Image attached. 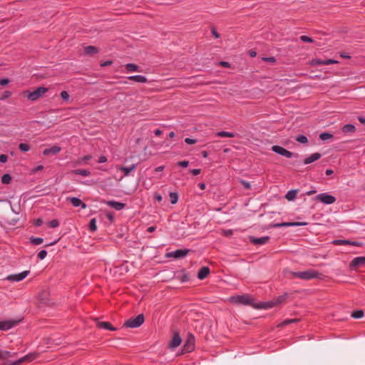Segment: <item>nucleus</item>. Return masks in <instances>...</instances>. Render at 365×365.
Wrapping results in <instances>:
<instances>
[{
	"instance_id": "nucleus-34",
	"label": "nucleus",
	"mask_w": 365,
	"mask_h": 365,
	"mask_svg": "<svg viewBox=\"0 0 365 365\" xmlns=\"http://www.w3.org/2000/svg\"><path fill=\"white\" fill-rule=\"evenodd\" d=\"M335 245H349L350 240H335L332 242Z\"/></svg>"
},
{
	"instance_id": "nucleus-21",
	"label": "nucleus",
	"mask_w": 365,
	"mask_h": 365,
	"mask_svg": "<svg viewBox=\"0 0 365 365\" xmlns=\"http://www.w3.org/2000/svg\"><path fill=\"white\" fill-rule=\"evenodd\" d=\"M306 222H282L277 223L274 225V227H296V226H302L306 225Z\"/></svg>"
},
{
	"instance_id": "nucleus-19",
	"label": "nucleus",
	"mask_w": 365,
	"mask_h": 365,
	"mask_svg": "<svg viewBox=\"0 0 365 365\" xmlns=\"http://www.w3.org/2000/svg\"><path fill=\"white\" fill-rule=\"evenodd\" d=\"M322 155L319 153H314L304 160V164L308 165L318 160Z\"/></svg>"
},
{
	"instance_id": "nucleus-64",
	"label": "nucleus",
	"mask_w": 365,
	"mask_h": 365,
	"mask_svg": "<svg viewBox=\"0 0 365 365\" xmlns=\"http://www.w3.org/2000/svg\"><path fill=\"white\" fill-rule=\"evenodd\" d=\"M358 120L359 121L362 123V124H365V118L363 117V116H359L358 118Z\"/></svg>"
},
{
	"instance_id": "nucleus-2",
	"label": "nucleus",
	"mask_w": 365,
	"mask_h": 365,
	"mask_svg": "<svg viewBox=\"0 0 365 365\" xmlns=\"http://www.w3.org/2000/svg\"><path fill=\"white\" fill-rule=\"evenodd\" d=\"M293 276L301 279L309 280L314 278H318L319 273L314 269H307L302 272H294Z\"/></svg>"
},
{
	"instance_id": "nucleus-60",
	"label": "nucleus",
	"mask_w": 365,
	"mask_h": 365,
	"mask_svg": "<svg viewBox=\"0 0 365 365\" xmlns=\"http://www.w3.org/2000/svg\"><path fill=\"white\" fill-rule=\"evenodd\" d=\"M361 242H356V241H350V243H349V245H353V246H356V247L361 246Z\"/></svg>"
},
{
	"instance_id": "nucleus-14",
	"label": "nucleus",
	"mask_w": 365,
	"mask_h": 365,
	"mask_svg": "<svg viewBox=\"0 0 365 365\" xmlns=\"http://www.w3.org/2000/svg\"><path fill=\"white\" fill-rule=\"evenodd\" d=\"M365 265V257H357L352 259L350 264L351 268L361 267Z\"/></svg>"
},
{
	"instance_id": "nucleus-16",
	"label": "nucleus",
	"mask_w": 365,
	"mask_h": 365,
	"mask_svg": "<svg viewBox=\"0 0 365 365\" xmlns=\"http://www.w3.org/2000/svg\"><path fill=\"white\" fill-rule=\"evenodd\" d=\"M106 205L115 209V210H121L125 207V204L115 200H109L106 202Z\"/></svg>"
},
{
	"instance_id": "nucleus-43",
	"label": "nucleus",
	"mask_w": 365,
	"mask_h": 365,
	"mask_svg": "<svg viewBox=\"0 0 365 365\" xmlns=\"http://www.w3.org/2000/svg\"><path fill=\"white\" fill-rule=\"evenodd\" d=\"M46 255L47 251L45 250H42L38 253L37 257L39 259L42 260L46 257Z\"/></svg>"
},
{
	"instance_id": "nucleus-61",
	"label": "nucleus",
	"mask_w": 365,
	"mask_h": 365,
	"mask_svg": "<svg viewBox=\"0 0 365 365\" xmlns=\"http://www.w3.org/2000/svg\"><path fill=\"white\" fill-rule=\"evenodd\" d=\"M164 168H165V167L163 165H160V166L157 167L155 169V172H162L164 170Z\"/></svg>"
},
{
	"instance_id": "nucleus-62",
	"label": "nucleus",
	"mask_w": 365,
	"mask_h": 365,
	"mask_svg": "<svg viewBox=\"0 0 365 365\" xmlns=\"http://www.w3.org/2000/svg\"><path fill=\"white\" fill-rule=\"evenodd\" d=\"M198 187L201 189V190H205L206 188V185L205 183L204 182H200L198 184Z\"/></svg>"
},
{
	"instance_id": "nucleus-33",
	"label": "nucleus",
	"mask_w": 365,
	"mask_h": 365,
	"mask_svg": "<svg viewBox=\"0 0 365 365\" xmlns=\"http://www.w3.org/2000/svg\"><path fill=\"white\" fill-rule=\"evenodd\" d=\"M30 242L33 245H41L43 243V239L41 237H30Z\"/></svg>"
},
{
	"instance_id": "nucleus-10",
	"label": "nucleus",
	"mask_w": 365,
	"mask_h": 365,
	"mask_svg": "<svg viewBox=\"0 0 365 365\" xmlns=\"http://www.w3.org/2000/svg\"><path fill=\"white\" fill-rule=\"evenodd\" d=\"M189 252H190V250L187 249H184V250L180 249V250H176L175 251L170 252L168 253L167 255H168V257H170L180 259V258L185 257L188 254Z\"/></svg>"
},
{
	"instance_id": "nucleus-48",
	"label": "nucleus",
	"mask_w": 365,
	"mask_h": 365,
	"mask_svg": "<svg viewBox=\"0 0 365 365\" xmlns=\"http://www.w3.org/2000/svg\"><path fill=\"white\" fill-rule=\"evenodd\" d=\"M177 165L180 167L186 168L189 165V161H187V160L179 161V162H178Z\"/></svg>"
},
{
	"instance_id": "nucleus-20",
	"label": "nucleus",
	"mask_w": 365,
	"mask_h": 365,
	"mask_svg": "<svg viewBox=\"0 0 365 365\" xmlns=\"http://www.w3.org/2000/svg\"><path fill=\"white\" fill-rule=\"evenodd\" d=\"M210 272V271L208 267H202L197 272V278L201 280L204 279L208 276Z\"/></svg>"
},
{
	"instance_id": "nucleus-31",
	"label": "nucleus",
	"mask_w": 365,
	"mask_h": 365,
	"mask_svg": "<svg viewBox=\"0 0 365 365\" xmlns=\"http://www.w3.org/2000/svg\"><path fill=\"white\" fill-rule=\"evenodd\" d=\"M169 196H170V200L171 204L175 205L178 202V195L177 192H170Z\"/></svg>"
},
{
	"instance_id": "nucleus-41",
	"label": "nucleus",
	"mask_w": 365,
	"mask_h": 365,
	"mask_svg": "<svg viewBox=\"0 0 365 365\" xmlns=\"http://www.w3.org/2000/svg\"><path fill=\"white\" fill-rule=\"evenodd\" d=\"M12 95V93L9 91H5L1 96L0 97V100L1 101H4V100H6V98H9L10 96H11Z\"/></svg>"
},
{
	"instance_id": "nucleus-53",
	"label": "nucleus",
	"mask_w": 365,
	"mask_h": 365,
	"mask_svg": "<svg viewBox=\"0 0 365 365\" xmlns=\"http://www.w3.org/2000/svg\"><path fill=\"white\" fill-rule=\"evenodd\" d=\"M190 173H192L193 175H197L201 173L200 169H191L190 170Z\"/></svg>"
},
{
	"instance_id": "nucleus-45",
	"label": "nucleus",
	"mask_w": 365,
	"mask_h": 365,
	"mask_svg": "<svg viewBox=\"0 0 365 365\" xmlns=\"http://www.w3.org/2000/svg\"><path fill=\"white\" fill-rule=\"evenodd\" d=\"M60 96L64 101H68L70 98L69 93L66 91H61Z\"/></svg>"
},
{
	"instance_id": "nucleus-23",
	"label": "nucleus",
	"mask_w": 365,
	"mask_h": 365,
	"mask_svg": "<svg viewBox=\"0 0 365 365\" xmlns=\"http://www.w3.org/2000/svg\"><path fill=\"white\" fill-rule=\"evenodd\" d=\"M128 78L130 81H135L138 83H141L148 82L147 78L145 76H141V75L130 76H128Z\"/></svg>"
},
{
	"instance_id": "nucleus-37",
	"label": "nucleus",
	"mask_w": 365,
	"mask_h": 365,
	"mask_svg": "<svg viewBox=\"0 0 365 365\" xmlns=\"http://www.w3.org/2000/svg\"><path fill=\"white\" fill-rule=\"evenodd\" d=\"M296 140L299 143L305 144L308 143V138L307 136L304 135H299L295 138Z\"/></svg>"
},
{
	"instance_id": "nucleus-51",
	"label": "nucleus",
	"mask_w": 365,
	"mask_h": 365,
	"mask_svg": "<svg viewBox=\"0 0 365 365\" xmlns=\"http://www.w3.org/2000/svg\"><path fill=\"white\" fill-rule=\"evenodd\" d=\"M8 160V156L5 154L0 155V162L1 163H5Z\"/></svg>"
},
{
	"instance_id": "nucleus-11",
	"label": "nucleus",
	"mask_w": 365,
	"mask_h": 365,
	"mask_svg": "<svg viewBox=\"0 0 365 365\" xmlns=\"http://www.w3.org/2000/svg\"><path fill=\"white\" fill-rule=\"evenodd\" d=\"M182 339L180 336V334L178 332H175L169 344V347L171 349L177 348L180 345Z\"/></svg>"
},
{
	"instance_id": "nucleus-25",
	"label": "nucleus",
	"mask_w": 365,
	"mask_h": 365,
	"mask_svg": "<svg viewBox=\"0 0 365 365\" xmlns=\"http://www.w3.org/2000/svg\"><path fill=\"white\" fill-rule=\"evenodd\" d=\"M84 52L87 55H93L98 53V48L94 46H88L84 48Z\"/></svg>"
},
{
	"instance_id": "nucleus-35",
	"label": "nucleus",
	"mask_w": 365,
	"mask_h": 365,
	"mask_svg": "<svg viewBox=\"0 0 365 365\" xmlns=\"http://www.w3.org/2000/svg\"><path fill=\"white\" fill-rule=\"evenodd\" d=\"M11 181V176L9 174H4L1 177V182L3 184H9Z\"/></svg>"
},
{
	"instance_id": "nucleus-54",
	"label": "nucleus",
	"mask_w": 365,
	"mask_h": 365,
	"mask_svg": "<svg viewBox=\"0 0 365 365\" xmlns=\"http://www.w3.org/2000/svg\"><path fill=\"white\" fill-rule=\"evenodd\" d=\"M154 199L158 201V202H161L163 200V197L159 193H155V195H154Z\"/></svg>"
},
{
	"instance_id": "nucleus-52",
	"label": "nucleus",
	"mask_w": 365,
	"mask_h": 365,
	"mask_svg": "<svg viewBox=\"0 0 365 365\" xmlns=\"http://www.w3.org/2000/svg\"><path fill=\"white\" fill-rule=\"evenodd\" d=\"M338 61L333 59H327L324 61V65H330L334 63H337Z\"/></svg>"
},
{
	"instance_id": "nucleus-3",
	"label": "nucleus",
	"mask_w": 365,
	"mask_h": 365,
	"mask_svg": "<svg viewBox=\"0 0 365 365\" xmlns=\"http://www.w3.org/2000/svg\"><path fill=\"white\" fill-rule=\"evenodd\" d=\"M144 321V315L143 314H140L134 318H130L126 320L124 322L123 326L129 328H138L143 324Z\"/></svg>"
},
{
	"instance_id": "nucleus-50",
	"label": "nucleus",
	"mask_w": 365,
	"mask_h": 365,
	"mask_svg": "<svg viewBox=\"0 0 365 365\" xmlns=\"http://www.w3.org/2000/svg\"><path fill=\"white\" fill-rule=\"evenodd\" d=\"M211 33L215 36V38H219L220 36V34L217 31V30L215 29V27H212Z\"/></svg>"
},
{
	"instance_id": "nucleus-63",
	"label": "nucleus",
	"mask_w": 365,
	"mask_h": 365,
	"mask_svg": "<svg viewBox=\"0 0 365 365\" xmlns=\"http://www.w3.org/2000/svg\"><path fill=\"white\" fill-rule=\"evenodd\" d=\"M91 158H92V157H91V155H85V156L82 158V160H83V161H88V160H90L91 159Z\"/></svg>"
},
{
	"instance_id": "nucleus-15",
	"label": "nucleus",
	"mask_w": 365,
	"mask_h": 365,
	"mask_svg": "<svg viewBox=\"0 0 365 365\" xmlns=\"http://www.w3.org/2000/svg\"><path fill=\"white\" fill-rule=\"evenodd\" d=\"M16 324V322L13 320L0 321V330L7 331L13 328Z\"/></svg>"
},
{
	"instance_id": "nucleus-6",
	"label": "nucleus",
	"mask_w": 365,
	"mask_h": 365,
	"mask_svg": "<svg viewBox=\"0 0 365 365\" xmlns=\"http://www.w3.org/2000/svg\"><path fill=\"white\" fill-rule=\"evenodd\" d=\"M195 344V337L192 333H188L187 339L183 346V351L189 353L194 350Z\"/></svg>"
},
{
	"instance_id": "nucleus-18",
	"label": "nucleus",
	"mask_w": 365,
	"mask_h": 365,
	"mask_svg": "<svg viewBox=\"0 0 365 365\" xmlns=\"http://www.w3.org/2000/svg\"><path fill=\"white\" fill-rule=\"evenodd\" d=\"M96 326L99 329H107L110 331H115L117 328L113 327V325L108 322H101L98 321Z\"/></svg>"
},
{
	"instance_id": "nucleus-55",
	"label": "nucleus",
	"mask_w": 365,
	"mask_h": 365,
	"mask_svg": "<svg viewBox=\"0 0 365 365\" xmlns=\"http://www.w3.org/2000/svg\"><path fill=\"white\" fill-rule=\"evenodd\" d=\"M43 224V220L41 218H38L35 220L34 225L37 227L41 226Z\"/></svg>"
},
{
	"instance_id": "nucleus-36",
	"label": "nucleus",
	"mask_w": 365,
	"mask_h": 365,
	"mask_svg": "<svg viewBox=\"0 0 365 365\" xmlns=\"http://www.w3.org/2000/svg\"><path fill=\"white\" fill-rule=\"evenodd\" d=\"M299 319H285L284 320L282 323H281V326L282 327H285L288 324H290L292 323H297V322H299Z\"/></svg>"
},
{
	"instance_id": "nucleus-42",
	"label": "nucleus",
	"mask_w": 365,
	"mask_h": 365,
	"mask_svg": "<svg viewBox=\"0 0 365 365\" xmlns=\"http://www.w3.org/2000/svg\"><path fill=\"white\" fill-rule=\"evenodd\" d=\"M312 66H322V65H324V61L320 60V59H318V58H314V59H312Z\"/></svg>"
},
{
	"instance_id": "nucleus-1",
	"label": "nucleus",
	"mask_w": 365,
	"mask_h": 365,
	"mask_svg": "<svg viewBox=\"0 0 365 365\" xmlns=\"http://www.w3.org/2000/svg\"><path fill=\"white\" fill-rule=\"evenodd\" d=\"M230 302L240 305H251L255 307L253 299L249 294L232 296L230 299Z\"/></svg>"
},
{
	"instance_id": "nucleus-39",
	"label": "nucleus",
	"mask_w": 365,
	"mask_h": 365,
	"mask_svg": "<svg viewBox=\"0 0 365 365\" xmlns=\"http://www.w3.org/2000/svg\"><path fill=\"white\" fill-rule=\"evenodd\" d=\"M333 138V135L329 133H322L319 135V138L322 140H329Z\"/></svg>"
},
{
	"instance_id": "nucleus-47",
	"label": "nucleus",
	"mask_w": 365,
	"mask_h": 365,
	"mask_svg": "<svg viewBox=\"0 0 365 365\" xmlns=\"http://www.w3.org/2000/svg\"><path fill=\"white\" fill-rule=\"evenodd\" d=\"M300 39L303 42H309V43L313 42V39L307 36H301Z\"/></svg>"
},
{
	"instance_id": "nucleus-30",
	"label": "nucleus",
	"mask_w": 365,
	"mask_h": 365,
	"mask_svg": "<svg viewBox=\"0 0 365 365\" xmlns=\"http://www.w3.org/2000/svg\"><path fill=\"white\" fill-rule=\"evenodd\" d=\"M125 68L128 72L139 71V66L134 63H127L125 65Z\"/></svg>"
},
{
	"instance_id": "nucleus-56",
	"label": "nucleus",
	"mask_w": 365,
	"mask_h": 365,
	"mask_svg": "<svg viewBox=\"0 0 365 365\" xmlns=\"http://www.w3.org/2000/svg\"><path fill=\"white\" fill-rule=\"evenodd\" d=\"M9 81L7 78H1L0 79V85L1 86H6L9 83Z\"/></svg>"
},
{
	"instance_id": "nucleus-12",
	"label": "nucleus",
	"mask_w": 365,
	"mask_h": 365,
	"mask_svg": "<svg viewBox=\"0 0 365 365\" xmlns=\"http://www.w3.org/2000/svg\"><path fill=\"white\" fill-rule=\"evenodd\" d=\"M250 242L255 245H262L266 244L269 240V237L263 236L261 237H250Z\"/></svg>"
},
{
	"instance_id": "nucleus-24",
	"label": "nucleus",
	"mask_w": 365,
	"mask_h": 365,
	"mask_svg": "<svg viewBox=\"0 0 365 365\" xmlns=\"http://www.w3.org/2000/svg\"><path fill=\"white\" fill-rule=\"evenodd\" d=\"M137 168V164H133L130 167H121L120 168V170L123 171L125 176H128L131 171L135 170Z\"/></svg>"
},
{
	"instance_id": "nucleus-28",
	"label": "nucleus",
	"mask_w": 365,
	"mask_h": 365,
	"mask_svg": "<svg viewBox=\"0 0 365 365\" xmlns=\"http://www.w3.org/2000/svg\"><path fill=\"white\" fill-rule=\"evenodd\" d=\"M297 194V190H291L287 192V193L285 195V197L289 201H292L296 198Z\"/></svg>"
},
{
	"instance_id": "nucleus-40",
	"label": "nucleus",
	"mask_w": 365,
	"mask_h": 365,
	"mask_svg": "<svg viewBox=\"0 0 365 365\" xmlns=\"http://www.w3.org/2000/svg\"><path fill=\"white\" fill-rule=\"evenodd\" d=\"M19 148L22 152H27L30 150V145L27 143H21L19 145Z\"/></svg>"
},
{
	"instance_id": "nucleus-4",
	"label": "nucleus",
	"mask_w": 365,
	"mask_h": 365,
	"mask_svg": "<svg viewBox=\"0 0 365 365\" xmlns=\"http://www.w3.org/2000/svg\"><path fill=\"white\" fill-rule=\"evenodd\" d=\"M48 91V88L41 86L38 87L35 91L32 92H26L27 98L31 101H35Z\"/></svg>"
},
{
	"instance_id": "nucleus-27",
	"label": "nucleus",
	"mask_w": 365,
	"mask_h": 365,
	"mask_svg": "<svg viewBox=\"0 0 365 365\" xmlns=\"http://www.w3.org/2000/svg\"><path fill=\"white\" fill-rule=\"evenodd\" d=\"M216 135L220 138H234L236 136V134L227 131H220L216 133Z\"/></svg>"
},
{
	"instance_id": "nucleus-49",
	"label": "nucleus",
	"mask_w": 365,
	"mask_h": 365,
	"mask_svg": "<svg viewBox=\"0 0 365 365\" xmlns=\"http://www.w3.org/2000/svg\"><path fill=\"white\" fill-rule=\"evenodd\" d=\"M185 142L187 144L192 145V144H195L197 142V140L195 139H192V138H186L185 139Z\"/></svg>"
},
{
	"instance_id": "nucleus-8",
	"label": "nucleus",
	"mask_w": 365,
	"mask_h": 365,
	"mask_svg": "<svg viewBox=\"0 0 365 365\" xmlns=\"http://www.w3.org/2000/svg\"><path fill=\"white\" fill-rule=\"evenodd\" d=\"M272 150L279 154V155H281L282 156H284L286 158H291L292 157H297L298 156V154L297 153H294L292 152H290L289 150H287V149H285L284 148L282 147V146H279V145H274L272 146Z\"/></svg>"
},
{
	"instance_id": "nucleus-57",
	"label": "nucleus",
	"mask_w": 365,
	"mask_h": 365,
	"mask_svg": "<svg viewBox=\"0 0 365 365\" xmlns=\"http://www.w3.org/2000/svg\"><path fill=\"white\" fill-rule=\"evenodd\" d=\"M107 161V158L104 155H102L99 158L98 162L99 163H106Z\"/></svg>"
},
{
	"instance_id": "nucleus-22",
	"label": "nucleus",
	"mask_w": 365,
	"mask_h": 365,
	"mask_svg": "<svg viewBox=\"0 0 365 365\" xmlns=\"http://www.w3.org/2000/svg\"><path fill=\"white\" fill-rule=\"evenodd\" d=\"M16 355V353L14 352H11V351H6V350H1L0 349V360L1 361H4L7 359H9V357H14Z\"/></svg>"
},
{
	"instance_id": "nucleus-38",
	"label": "nucleus",
	"mask_w": 365,
	"mask_h": 365,
	"mask_svg": "<svg viewBox=\"0 0 365 365\" xmlns=\"http://www.w3.org/2000/svg\"><path fill=\"white\" fill-rule=\"evenodd\" d=\"M364 316V312L362 310H356L351 313V317L354 319H360Z\"/></svg>"
},
{
	"instance_id": "nucleus-7",
	"label": "nucleus",
	"mask_w": 365,
	"mask_h": 365,
	"mask_svg": "<svg viewBox=\"0 0 365 365\" xmlns=\"http://www.w3.org/2000/svg\"><path fill=\"white\" fill-rule=\"evenodd\" d=\"M38 354L35 352L29 353L24 356L20 358L19 360H16L15 361L9 362V365H20L21 364L25 363V362H31L34 360H35L38 357Z\"/></svg>"
},
{
	"instance_id": "nucleus-46",
	"label": "nucleus",
	"mask_w": 365,
	"mask_h": 365,
	"mask_svg": "<svg viewBox=\"0 0 365 365\" xmlns=\"http://www.w3.org/2000/svg\"><path fill=\"white\" fill-rule=\"evenodd\" d=\"M59 225V222L58 220H52L49 222V226L52 228H55V227H58Z\"/></svg>"
},
{
	"instance_id": "nucleus-9",
	"label": "nucleus",
	"mask_w": 365,
	"mask_h": 365,
	"mask_svg": "<svg viewBox=\"0 0 365 365\" xmlns=\"http://www.w3.org/2000/svg\"><path fill=\"white\" fill-rule=\"evenodd\" d=\"M29 272H30L29 270H26L19 274H10L6 279L11 282H20L26 278Z\"/></svg>"
},
{
	"instance_id": "nucleus-29",
	"label": "nucleus",
	"mask_w": 365,
	"mask_h": 365,
	"mask_svg": "<svg viewBox=\"0 0 365 365\" xmlns=\"http://www.w3.org/2000/svg\"><path fill=\"white\" fill-rule=\"evenodd\" d=\"M342 131L344 133H354L356 130V128L352 124H346L342 127Z\"/></svg>"
},
{
	"instance_id": "nucleus-32",
	"label": "nucleus",
	"mask_w": 365,
	"mask_h": 365,
	"mask_svg": "<svg viewBox=\"0 0 365 365\" xmlns=\"http://www.w3.org/2000/svg\"><path fill=\"white\" fill-rule=\"evenodd\" d=\"M89 230L92 232H96L97 230L96 220L95 218H93L90 220Z\"/></svg>"
},
{
	"instance_id": "nucleus-59",
	"label": "nucleus",
	"mask_w": 365,
	"mask_h": 365,
	"mask_svg": "<svg viewBox=\"0 0 365 365\" xmlns=\"http://www.w3.org/2000/svg\"><path fill=\"white\" fill-rule=\"evenodd\" d=\"M264 60L265 61H267V62H271V63H274L275 62V58L274 57H267V58H264Z\"/></svg>"
},
{
	"instance_id": "nucleus-44",
	"label": "nucleus",
	"mask_w": 365,
	"mask_h": 365,
	"mask_svg": "<svg viewBox=\"0 0 365 365\" xmlns=\"http://www.w3.org/2000/svg\"><path fill=\"white\" fill-rule=\"evenodd\" d=\"M240 182L245 189H246V190L250 189L251 185L249 182L244 180H240Z\"/></svg>"
},
{
	"instance_id": "nucleus-26",
	"label": "nucleus",
	"mask_w": 365,
	"mask_h": 365,
	"mask_svg": "<svg viewBox=\"0 0 365 365\" xmlns=\"http://www.w3.org/2000/svg\"><path fill=\"white\" fill-rule=\"evenodd\" d=\"M73 173L76 175H82L84 177L89 176L91 175V172L88 170L84 169H76L71 171Z\"/></svg>"
},
{
	"instance_id": "nucleus-17",
	"label": "nucleus",
	"mask_w": 365,
	"mask_h": 365,
	"mask_svg": "<svg viewBox=\"0 0 365 365\" xmlns=\"http://www.w3.org/2000/svg\"><path fill=\"white\" fill-rule=\"evenodd\" d=\"M61 150V148L57 145H53L49 148H46L43 150V155H55L58 154Z\"/></svg>"
},
{
	"instance_id": "nucleus-58",
	"label": "nucleus",
	"mask_w": 365,
	"mask_h": 365,
	"mask_svg": "<svg viewBox=\"0 0 365 365\" xmlns=\"http://www.w3.org/2000/svg\"><path fill=\"white\" fill-rule=\"evenodd\" d=\"M112 63H113V62L111 61H106L103 62L101 64V67H106V66L111 65Z\"/></svg>"
},
{
	"instance_id": "nucleus-5",
	"label": "nucleus",
	"mask_w": 365,
	"mask_h": 365,
	"mask_svg": "<svg viewBox=\"0 0 365 365\" xmlns=\"http://www.w3.org/2000/svg\"><path fill=\"white\" fill-rule=\"evenodd\" d=\"M314 200L322 202L325 205H331L336 202V197L327 192H323L317 195Z\"/></svg>"
},
{
	"instance_id": "nucleus-13",
	"label": "nucleus",
	"mask_w": 365,
	"mask_h": 365,
	"mask_svg": "<svg viewBox=\"0 0 365 365\" xmlns=\"http://www.w3.org/2000/svg\"><path fill=\"white\" fill-rule=\"evenodd\" d=\"M67 201H69L73 207H81L83 209H85L87 205L86 203L82 202L81 199L76 197H68L66 199Z\"/></svg>"
}]
</instances>
